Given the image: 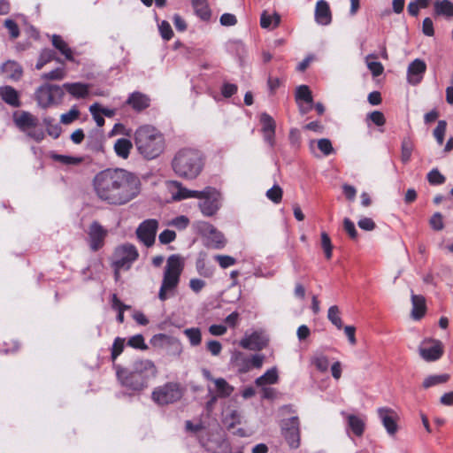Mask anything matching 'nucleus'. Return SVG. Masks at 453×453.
Masks as SVG:
<instances>
[{
	"label": "nucleus",
	"mask_w": 453,
	"mask_h": 453,
	"mask_svg": "<svg viewBox=\"0 0 453 453\" xmlns=\"http://www.w3.org/2000/svg\"><path fill=\"white\" fill-rule=\"evenodd\" d=\"M202 374L204 379L213 383V388L211 385L207 386L209 394L214 393L219 398H226L232 395L234 388L230 385L224 378H214L208 369H202Z\"/></svg>",
	"instance_id": "1a4fd4ad"
},
{
	"label": "nucleus",
	"mask_w": 453,
	"mask_h": 453,
	"mask_svg": "<svg viewBox=\"0 0 453 453\" xmlns=\"http://www.w3.org/2000/svg\"><path fill=\"white\" fill-rule=\"evenodd\" d=\"M357 224L360 228L366 231H372L375 228V223L370 218H362Z\"/></svg>",
	"instance_id": "338daca9"
},
{
	"label": "nucleus",
	"mask_w": 453,
	"mask_h": 453,
	"mask_svg": "<svg viewBox=\"0 0 453 453\" xmlns=\"http://www.w3.org/2000/svg\"><path fill=\"white\" fill-rule=\"evenodd\" d=\"M134 142L138 152L146 159L158 157L165 150L163 134L151 125H142L134 133Z\"/></svg>",
	"instance_id": "f03ea898"
},
{
	"label": "nucleus",
	"mask_w": 453,
	"mask_h": 453,
	"mask_svg": "<svg viewBox=\"0 0 453 453\" xmlns=\"http://www.w3.org/2000/svg\"><path fill=\"white\" fill-rule=\"evenodd\" d=\"M376 56L369 55L366 57L365 62L368 69L371 71L373 76H380L383 71L384 67L381 63L375 61Z\"/></svg>",
	"instance_id": "4c0bfd02"
},
{
	"label": "nucleus",
	"mask_w": 453,
	"mask_h": 453,
	"mask_svg": "<svg viewBox=\"0 0 453 453\" xmlns=\"http://www.w3.org/2000/svg\"><path fill=\"white\" fill-rule=\"evenodd\" d=\"M343 227L351 239H357V231L356 229L354 223L349 219H344Z\"/></svg>",
	"instance_id": "bf43d9fd"
},
{
	"label": "nucleus",
	"mask_w": 453,
	"mask_h": 453,
	"mask_svg": "<svg viewBox=\"0 0 453 453\" xmlns=\"http://www.w3.org/2000/svg\"><path fill=\"white\" fill-rule=\"evenodd\" d=\"M207 349L213 356H218L221 352L222 345L219 342L211 340L207 342Z\"/></svg>",
	"instance_id": "69168bd1"
},
{
	"label": "nucleus",
	"mask_w": 453,
	"mask_h": 453,
	"mask_svg": "<svg viewBox=\"0 0 453 453\" xmlns=\"http://www.w3.org/2000/svg\"><path fill=\"white\" fill-rule=\"evenodd\" d=\"M205 286V281L200 279H191L189 281L190 288L195 292H200Z\"/></svg>",
	"instance_id": "774afa93"
},
{
	"label": "nucleus",
	"mask_w": 453,
	"mask_h": 453,
	"mask_svg": "<svg viewBox=\"0 0 453 453\" xmlns=\"http://www.w3.org/2000/svg\"><path fill=\"white\" fill-rule=\"evenodd\" d=\"M195 13L202 20L207 21L211 19V12L207 0H191Z\"/></svg>",
	"instance_id": "c756f323"
},
{
	"label": "nucleus",
	"mask_w": 453,
	"mask_h": 453,
	"mask_svg": "<svg viewBox=\"0 0 453 453\" xmlns=\"http://www.w3.org/2000/svg\"><path fill=\"white\" fill-rule=\"evenodd\" d=\"M321 246L326 259H330L332 257L333 245L329 235L325 232L321 234Z\"/></svg>",
	"instance_id": "49530a36"
},
{
	"label": "nucleus",
	"mask_w": 453,
	"mask_h": 453,
	"mask_svg": "<svg viewBox=\"0 0 453 453\" xmlns=\"http://www.w3.org/2000/svg\"><path fill=\"white\" fill-rule=\"evenodd\" d=\"M55 159L65 164V165H79L81 162V157L64 156V155L55 156Z\"/></svg>",
	"instance_id": "052dcab7"
},
{
	"label": "nucleus",
	"mask_w": 453,
	"mask_h": 453,
	"mask_svg": "<svg viewBox=\"0 0 453 453\" xmlns=\"http://www.w3.org/2000/svg\"><path fill=\"white\" fill-rule=\"evenodd\" d=\"M260 123L262 125V132L275 130L276 128V123L274 119L265 112L260 115Z\"/></svg>",
	"instance_id": "c03bdc74"
},
{
	"label": "nucleus",
	"mask_w": 453,
	"mask_h": 453,
	"mask_svg": "<svg viewBox=\"0 0 453 453\" xmlns=\"http://www.w3.org/2000/svg\"><path fill=\"white\" fill-rule=\"evenodd\" d=\"M282 195V188L279 185H274L266 192V197L274 203H279L281 201Z\"/></svg>",
	"instance_id": "37998d69"
},
{
	"label": "nucleus",
	"mask_w": 453,
	"mask_h": 453,
	"mask_svg": "<svg viewBox=\"0 0 453 453\" xmlns=\"http://www.w3.org/2000/svg\"><path fill=\"white\" fill-rule=\"evenodd\" d=\"M108 231L103 227L98 222L94 221L88 227V244L93 251H97L104 245V240Z\"/></svg>",
	"instance_id": "4468645a"
},
{
	"label": "nucleus",
	"mask_w": 453,
	"mask_h": 453,
	"mask_svg": "<svg viewBox=\"0 0 453 453\" xmlns=\"http://www.w3.org/2000/svg\"><path fill=\"white\" fill-rule=\"evenodd\" d=\"M1 69L6 78L12 81H19L23 75V69L21 65L12 60H8L3 64Z\"/></svg>",
	"instance_id": "b1692460"
},
{
	"label": "nucleus",
	"mask_w": 453,
	"mask_h": 453,
	"mask_svg": "<svg viewBox=\"0 0 453 453\" xmlns=\"http://www.w3.org/2000/svg\"><path fill=\"white\" fill-rule=\"evenodd\" d=\"M449 378L450 376L448 373L430 375L424 380L422 385L424 388H429L436 385L446 383Z\"/></svg>",
	"instance_id": "c9c22d12"
},
{
	"label": "nucleus",
	"mask_w": 453,
	"mask_h": 453,
	"mask_svg": "<svg viewBox=\"0 0 453 453\" xmlns=\"http://www.w3.org/2000/svg\"><path fill=\"white\" fill-rule=\"evenodd\" d=\"M176 238V234L173 230H164L158 236V240L162 244H168L173 242Z\"/></svg>",
	"instance_id": "4d7b16f0"
},
{
	"label": "nucleus",
	"mask_w": 453,
	"mask_h": 453,
	"mask_svg": "<svg viewBox=\"0 0 453 453\" xmlns=\"http://www.w3.org/2000/svg\"><path fill=\"white\" fill-rule=\"evenodd\" d=\"M55 58V53L53 50L45 49L41 52L38 61L35 65L37 70H41L47 63L50 62Z\"/></svg>",
	"instance_id": "ea45409f"
},
{
	"label": "nucleus",
	"mask_w": 453,
	"mask_h": 453,
	"mask_svg": "<svg viewBox=\"0 0 453 453\" xmlns=\"http://www.w3.org/2000/svg\"><path fill=\"white\" fill-rule=\"evenodd\" d=\"M204 158L201 151L195 149L180 150L172 161L173 172L180 178L193 180L202 173Z\"/></svg>",
	"instance_id": "7ed1b4c3"
},
{
	"label": "nucleus",
	"mask_w": 453,
	"mask_h": 453,
	"mask_svg": "<svg viewBox=\"0 0 453 453\" xmlns=\"http://www.w3.org/2000/svg\"><path fill=\"white\" fill-rule=\"evenodd\" d=\"M280 24V16L276 13H269L268 12H264L260 18V25L262 28H268L270 26L274 27H279Z\"/></svg>",
	"instance_id": "f704fd0d"
},
{
	"label": "nucleus",
	"mask_w": 453,
	"mask_h": 453,
	"mask_svg": "<svg viewBox=\"0 0 453 453\" xmlns=\"http://www.w3.org/2000/svg\"><path fill=\"white\" fill-rule=\"evenodd\" d=\"M313 364L316 366V368L320 372L327 371L329 366V361L327 357L324 356L316 357L313 361Z\"/></svg>",
	"instance_id": "680f3d73"
},
{
	"label": "nucleus",
	"mask_w": 453,
	"mask_h": 453,
	"mask_svg": "<svg viewBox=\"0 0 453 453\" xmlns=\"http://www.w3.org/2000/svg\"><path fill=\"white\" fill-rule=\"evenodd\" d=\"M314 19L319 26L326 27L332 22V12L326 0H319L314 10Z\"/></svg>",
	"instance_id": "6ab92c4d"
},
{
	"label": "nucleus",
	"mask_w": 453,
	"mask_h": 453,
	"mask_svg": "<svg viewBox=\"0 0 453 453\" xmlns=\"http://www.w3.org/2000/svg\"><path fill=\"white\" fill-rule=\"evenodd\" d=\"M80 117V111L73 106L68 112L64 113L60 117L61 123L69 125Z\"/></svg>",
	"instance_id": "a18cd8bd"
},
{
	"label": "nucleus",
	"mask_w": 453,
	"mask_h": 453,
	"mask_svg": "<svg viewBox=\"0 0 453 453\" xmlns=\"http://www.w3.org/2000/svg\"><path fill=\"white\" fill-rule=\"evenodd\" d=\"M132 148V142L126 138L118 139L113 146L114 151L117 154V156L123 159H127L129 157Z\"/></svg>",
	"instance_id": "7c9ffc66"
},
{
	"label": "nucleus",
	"mask_w": 453,
	"mask_h": 453,
	"mask_svg": "<svg viewBox=\"0 0 453 453\" xmlns=\"http://www.w3.org/2000/svg\"><path fill=\"white\" fill-rule=\"evenodd\" d=\"M169 189L171 191L173 199L175 201H181L188 198H197L207 192H200L197 190H190L185 188L180 182L174 180L169 183Z\"/></svg>",
	"instance_id": "dca6fc26"
},
{
	"label": "nucleus",
	"mask_w": 453,
	"mask_h": 453,
	"mask_svg": "<svg viewBox=\"0 0 453 453\" xmlns=\"http://www.w3.org/2000/svg\"><path fill=\"white\" fill-rule=\"evenodd\" d=\"M279 380L278 371L275 367L267 370L262 376L255 380L257 387L276 384Z\"/></svg>",
	"instance_id": "2f4dec72"
},
{
	"label": "nucleus",
	"mask_w": 453,
	"mask_h": 453,
	"mask_svg": "<svg viewBox=\"0 0 453 453\" xmlns=\"http://www.w3.org/2000/svg\"><path fill=\"white\" fill-rule=\"evenodd\" d=\"M13 120L15 125L22 132H26L28 129L35 127L39 123L37 117L34 116L28 111H20L13 115Z\"/></svg>",
	"instance_id": "412c9836"
},
{
	"label": "nucleus",
	"mask_w": 453,
	"mask_h": 453,
	"mask_svg": "<svg viewBox=\"0 0 453 453\" xmlns=\"http://www.w3.org/2000/svg\"><path fill=\"white\" fill-rule=\"evenodd\" d=\"M125 347V339L117 337L111 347V357L112 361H115L117 357L123 352Z\"/></svg>",
	"instance_id": "79ce46f5"
},
{
	"label": "nucleus",
	"mask_w": 453,
	"mask_h": 453,
	"mask_svg": "<svg viewBox=\"0 0 453 453\" xmlns=\"http://www.w3.org/2000/svg\"><path fill=\"white\" fill-rule=\"evenodd\" d=\"M327 319L338 329L342 328V326H343L342 320L340 316V309L337 305H333V306L329 307L328 312H327Z\"/></svg>",
	"instance_id": "58836bf2"
},
{
	"label": "nucleus",
	"mask_w": 453,
	"mask_h": 453,
	"mask_svg": "<svg viewBox=\"0 0 453 453\" xmlns=\"http://www.w3.org/2000/svg\"><path fill=\"white\" fill-rule=\"evenodd\" d=\"M203 232L207 236L212 248L221 249L226 245V239L223 234L218 231L212 225H204Z\"/></svg>",
	"instance_id": "5701e85b"
},
{
	"label": "nucleus",
	"mask_w": 453,
	"mask_h": 453,
	"mask_svg": "<svg viewBox=\"0 0 453 453\" xmlns=\"http://www.w3.org/2000/svg\"><path fill=\"white\" fill-rule=\"evenodd\" d=\"M268 339L259 332H254L250 335L245 336L240 342L241 347L250 350H261L267 345Z\"/></svg>",
	"instance_id": "a211bd4d"
},
{
	"label": "nucleus",
	"mask_w": 453,
	"mask_h": 453,
	"mask_svg": "<svg viewBox=\"0 0 453 453\" xmlns=\"http://www.w3.org/2000/svg\"><path fill=\"white\" fill-rule=\"evenodd\" d=\"M207 191L208 194H203L200 197H197V199L203 200L202 202L199 203V208L202 213L204 216L210 217L214 215L219 209L220 195L216 188L211 187H207L201 192Z\"/></svg>",
	"instance_id": "6e6552de"
},
{
	"label": "nucleus",
	"mask_w": 453,
	"mask_h": 453,
	"mask_svg": "<svg viewBox=\"0 0 453 453\" xmlns=\"http://www.w3.org/2000/svg\"><path fill=\"white\" fill-rule=\"evenodd\" d=\"M367 118L374 123L376 126H383L386 122V119L384 117V114L381 111H374L371 112Z\"/></svg>",
	"instance_id": "13d9d810"
},
{
	"label": "nucleus",
	"mask_w": 453,
	"mask_h": 453,
	"mask_svg": "<svg viewBox=\"0 0 453 453\" xmlns=\"http://www.w3.org/2000/svg\"><path fill=\"white\" fill-rule=\"evenodd\" d=\"M64 96L65 92L63 88L58 85L48 83L40 86L35 93L37 104L42 109L60 104Z\"/></svg>",
	"instance_id": "39448f33"
},
{
	"label": "nucleus",
	"mask_w": 453,
	"mask_h": 453,
	"mask_svg": "<svg viewBox=\"0 0 453 453\" xmlns=\"http://www.w3.org/2000/svg\"><path fill=\"white\" fill-rule=\"evenodd\" d=\"M418 352L426 362L436 361L443 355V344L439 340L426 339L420 343Z\"/></svg>",
	"instance_id": "9d476101"
},
{
	"label": "nucleus",
	"mask_w": 453,
	"mask_h": 453,
	"mask_svg": "<svg viewBox=\"0 0 453 453\" xmlns=\"http://www.w3.org/2000/svg\"><path fill=\"white\" fill-rule=\"evenodd\" d=\"M183 394L184 388L180 383L167 382L154 389L152 398L157 403L165 405L179 401Z\"/></svg>",
	"instance_id": "423d86ee"
},
{
	"label": "nucleus",
	"mask_w": 453,
	"mask_h": 453,
	"mask_svg": "<svg viewBox=\"0 0 453 453\" xmlns=\"http://www.w3.org/2000/svg\"><path fill=\"white\" fill-rule=\"evenodd\" d=\"M89 111L92 114L93 119L96 121V125L98 127H103L104 125L105 121H104V117L100 114L101 112L99 111V104L96 103V104L90 105Z\"/></svg>",
	"instance_id": "864d4df0"
},
{
	"label": "nucleus",
	"mask_w": 453,
	"mask_h": 453,
	"mask_svg": "<svg viewBox=\"0 0 453 453\" xmlns=\"http://www.w3.org/2000/svg\"><path fill=\"white\" fill-rule=\"evenodd\" d=\"M214 259L219 263L221 268L226 269L236 263V259L227 255H216Z\"/></svg>",
	"instance_id": "8fccbe9b"
},
{
	"label": "nucleus",
	"mask_w": 453,
	"mask_h": 453,
	"mask_svg": "<svg viewBox=\"0 0 453 453\" xmlns=\"http://www.w3.org/2000/svg\"><path fill=\"white\" fill-rule=\"evenodd\" d=\"M158 227L157 219H146L140 224L136 230L137 237L147 247L155 242L156 234Z\"/></svg>",
	"instance_id": "ddd939ff"
},
{
	"label": "nucleus",
	"mask_w": 453,
	"mask_h": 453,
	"mask_svg": "<svg viewBox=\"0 0 453 453\" xmlns=\"http://www.w3.org/2000/svg\"><path fill=\"white\" fill-rule=\"evenodd\" d=\"M427 180L432 185H440L444 183L446 179L437 169H433L428 173Z\"/></svg>",
	"instance_id": "603ef678"
},
{
	"label": "nucleus",
	"mask_w": 453,
	"mask_h": 453,
	"mask_svg": "<svg viewBox=\"0 0 453 453\" xmlns=\"http://www.w3.org/2000/svg\"><path fill=\"white\" fill-rule=\"evenodd\" d=\"M446 127H447L446 121L440 120L437 124V127L434 130V135L440 145L442 144V142H443L444 135L446 133Z\"/></svg>",
	"instance_id": "09e8293b"
},
{
	"label": "nucleus",
	"mask_w": 453,
	"mask_h": 453,
	"mask_svg": "<svg viewBox=\"0 0 453 453\" xmlns=\"http://www.w3.org/2000/svg\"><path fill=\"white\" fill-rule=\"evenodd\" d=\"M150 99L149 96L141 92L132 93L127 100V104L137 111H141L148 108L150 106Z\"/></svg>",
	"instance_id": "a878e982"
},
{
	"label": "nucleus",
	"mask_w": 453,
	"mask_h": 453,
	"mask_svg": "<svg viewBox=\"0 0 453 453\" xmlns=\"http://www.w3.org/2000/svg\"><path fill=\"white\" fill-rule=\"evenodd\" d=\"M52 44L65 57L67 60H73V50L61 36L54 35L52 36Z\"/></svg>",
	"instance_id": "473e14b6"
},
{
	"label": "nucleus",
	"mask_w": 453,
	"mask_h": 453,
	"mask_svg": "<svg viewBox=\"0 0 453 453\" xmlns=\"http://www.w3.org/2000/svg\"><path fill=\"white\" fill-rule=\"evenodd\" d=\"M185 336L188 339L191 346L196 347L201 344L202 334L201 330L197 327L186 328L183 331Z\"/></svg>",
	"instance_id": "e433bc0d"
},
{
	"label": "nucleus",
	"mask_w": 453,
	"mask_h": 453,
	"mask_svg": "<svg viewBox=\"0 0 453 453\" xmlns=\"http://www.w3.org/2000/svg\"><path fill=\"white\" fill-rule=\"evenodd\" d=\"M411 303H412V317L415 319H421L426 313V299L423 296L420 295H411Z\"/></svg>",
	"instance_id": "c85d7f7f"
},
{
	"label": "nucleus",
	"mask_w": 453,
	"mask_h": 453,
	"mask_svg": "<svg viewBox=\"0 0 453 453\" xmlns=\"http://www.w3.org/2000/svg\"><path fill=\"white\" fill-rule=\"evenodd\" d=\"M342 415L345 418L347 427L351 433L357 436H363L365 430V417L342 411Z\"/></svg>",
	"instance_id": "f3484780"
},
{
	"label": "nucleus",
	"mask_w": 453,
	"mask_h": 453,
	"mask_svg": "<svg viewBox=\"0 0 453 453\" xmlns=\"http://www.w3.org/2000/svg\"><path fill=\"white\" fill-rule=\"evenodd\" d=\"M220 24L224 27L234 26L237 22L236 17L232 13H224L220 17Z\"/></svg>",
	"instance_id": "e2e57ef3"
},
{
	"label": "nucleus",
	"mask_w": 453,
	"mask_h": 453,
	"mask_svg": "<svg viewBox=\"0 0 453 453\" xmlns=\"http://www.w3.org/2000/svg\"><path fill=\"white\" fill-rule=\"evenodd\" d=\"M63 88L73 97L80 99L88 96L90 86L81 82H73L65 83Z\"/></svg>",
	"instance_id": "bb28decb"
},
{
	"label": "nucleus",
	"mask_w": 453,
	"mask_h": 453,
	"mask_svg": "<svg viewBox=\"0 0 453 453\" xmlns=\"http://www.w3.org/2000/svg\"><path fill=\"white\" fill-rule=\"evenodd\" d=\"M132 371L144 379L149 380L157 375V370L154 363L148 359L137 360L133 364Z\"/></svg>",
	"instance_id": "4be33fe9"
},
{
	"label": "nucleus",
	"mask_w": 453,
	"mask_h": 453,
	"mask_svg": "<svg viewBox=\"0 0 453 453\" xmlns=\"http://www.w3.org/2000/svg\"><path fill=\"white\" fill-rule=\"evenodd\" d=\"M295 96L297 104L303 102L306 104H313L311 91L306 85L298 86Z\"/></svg>",
	"instance_id": "72a5a7b5"
},
{
	"label": "nucleus",
	"mask_w": 453,
	"mask_h": 453,
	"mask_svg": "<svg viewBox=\"0 0 453 453\" xmlns=\"http://www.w3.org/2000/svg\"><path fill=\"white\" fill-rule=\"evenodd\" d=\"M65 77V71L64 68L59 67L49 73L42 74V79L45 81H61Z\"/></svg>",
	"instance_id": "a19ab883"
},
{
	"label": "nucleus",
	"mask_w": 453,
	"mask_h": 453,
	"mask_svg": "<svg viewBox=\"0 0 453 453\" xmlns=\"http://www.w3.org/2000/svg\"><path fill=\"white\" fill-rule=\"evenodd\" d=\"M117 376L121 381L122 385L132 388L134 390H141L146 387L148 380L144 379L142 375H138L134 371H127L119 366L117 367Z\"/></svg>",
	"instance_id": "9b49d317"
},
{
	"label": "nucleus",
	"mask_w": 453,
	"mask_h": 453,
	"mask_svg": "<svg viewBox=\"0 0 453 453\" xmlns=\"http://www.w3.org/2000/svg\"><path fill=\"white\" fill-rule=\"evenodd\" d=\"M0 97L4 103L12 107L20 106L19 94L11 86L0 87Z\"/></svg>",
	"instance_id": "393cba45"
},
{
	"label": "nucleus",
	"mask_w": 453,
	"mask_h": 453,
	"mask_svg": "<svg viewBox=\"0 0 453 453\" xmlns=\"http://www.w3.org/2000/svg\"><path fill=\"white\" fill-rule=\"evenodd\" d=\"M27 136H29L31 139L35 140V142H39L44 139V131L43 129L39 127V123L35 126V127H32L25 132Z\"/></svg>",
	"instance_id": "de8ad7c7"
},
{
	"label": "nucleus",
	"mask_w": 453,
	"mask_h": 453,
	"mask_svg": "<svg viewBox=\"0 0 453 453\" xmlns=\"http://www.w3.org/2000/svg\"><path fill=\"white\" fill-rule=\"evenodd\" d=\"M138 251L132 244H123L115 249L112 258L111 266L124 268L129 270L133 263L138 258Z\"/></svg>",
	"instance_id": "0eeeda50"
},
{
	"label": "nucleus",
	"mask_w": 453,
	"mask_h": 453,
	"mask_svg": "<svg viewBox=\"0 0 453 453\" xmlns=\"http://www.w3.org/2000/svg\"><path fill=\"white\" fill-rule=\"evenodd\" d=\"M430 225L432 228H434V230H441L443 228L441 214L439 212L434 214L433 217L430 219Z\"/></svg>",
	"instance_id": "0e129e2a"
},
{
	"label": "nucleus",
	"mask_w": 453,
	"mask_h": 453,
	"mask_svg": "<svg viewBox=\"0 0 453 453\" xmlns=\"http://www.w3.org/2000/svg\"><path fill=\"white\" fill-rule=\"evenodd\" d=\"M283 435L292 449L300 446V422L297 417H292L284 422Z\"/></svg>",
	"instance_id": "f8f14e48"
},
{
	"label": "nucleus",
	"mask_w": 453,
	"mask_h": 453,
	"mask_svg": "<svg viewBox=\"0 0 453 453\" xmlns=\"http://www.w3.org/2000/svg\"><path fill=\"white\" fill-rule=\"evenodd\" d=\"M434 13L446 19L453 18V3L449 0H437L434 4Z\"/></svg>",
	"instance_id": "cd10ccee"
},
{
	"label": "nucleus",
	"mask_w": 453,
	"mask_h": 453,
	"mask_svg": "<svg viewBox=\"0 0 453 453\" xmlns=\"http://www.w3.org/2000/svg\"><path fill=\"white\" fill-rule=\"evenodd\" d=\"M412 152V144L411 142L404 139L402 142V161L406 163L410 160Z\"/></svg>",
	"instance_id": "5fc2aeb1"
},
{
	"label": "nucleus",
	"mask_w": 453,
	"mask_h": 453,
	"mask_svg": "<svg viewBox=\"0 0 453 453\" xmlns=\"http://www.w3.org/2000/svg\"><path fill=\"white\" fill-rule=\"evenodd\" d=\"M183 269L184 259L180 255H171L167 258L158 293V298L161 301L166 300L168 294L178 287Z\"/></svg>",
	"instance_id": "20e7f679"
},
{
	"label": "nucleus",
	"mask_w": 453,
	"mask_h": 453,
	"mask_svg": "<svg viewBox=\"0 0 453 453\" xmlns=\"http://www.w3.org/2000/svg\"><path fill=\"white\" fill-rule=\"evenodd\" d=\"M378 415L388 434L391 436L395 435L398 430L396 412L390 408L382 407L378 409Z\"/></svg>",
	"instance_id": "2eb2a0df"
},
{
	"label": "nucleus",
	"mask_w": 453,
	"mask_h": 453,
	"mask_svg": "<svg viewBox=\"0 0 453 453\" xmlns=\"http://www.w3.org/2000/svg\"><path fill=\"white\" fill-rule=\"evenodd\" d=\"M127 345L140 349H146L148 348L142 334H135L130 337L127 342Z\"/></svg>",
	"instance_id": "3c124183"
},
{
	"label": "nucleus",
	"mask_w": 453,
	"mask_h": 453,
	"mask_svg": "<svg viewBox=\"0 0 453 453\" xmlns=\"http://www.w3.org/2000/svg\"><path fill=\"white\" fill-rule=\"evenodd\" d=\"M97 196L109 204L122 205L140 192V180L124 169H106L98 173L93 180Z\"/></svg>",
	"instance_id": "f257e3e1"
},
{
	"label": "nucleus",
	"mask_w": 453,
	"mask_h": 453,
	"mask_svg": "<svg viewBox=\"0 0 453 453\" xmlns=\"http://www.w3.org/2000/svg\"><path fill=\"white\" fill-rule=\"evenodd\" d=\"M426 69V65L423 60L418 58L415 59L408 67V81L412 85L418 84L423 78Z\"/></svg>",
	"instance_id": "aec40b11"
},
{
	"label": "nucleus",
	"mask_w": 453,
	"mask_h": 453,
	"mask_svg": "<svg viewBox=\"0 0 453 453\" xmlns=\"http://www.w3.org/2000/svg\"><path fill=\"white\" fill-rule=\"evenodd\" d=\"M317 145H318V148L319 150L325 155V156H328L329 154H331L334 150L333 149V146H332V143L330 142V140L328 139H326V138H323V139H319L318 142H317Z\"/></svg>",
	"instance_id": "6e6d98bb"
}]
</instances>
